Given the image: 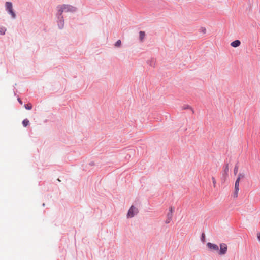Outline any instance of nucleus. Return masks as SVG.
Here are the masks:
<instances>
[{"label": "nucleus", "mask_w": 260, "mask_h": 260, "mask_svg": "<svg viewBox=\"0 0 260 260\" xmlns=\"http://www.w3.org/2000/svg\"><path fill=\"white\" fill-rule=\"evenodd\" d=\"M240 44H241V42L238 40H235L234 41L231 42V46H232L233 47H234V48L239 47Z\"/></svg>", "instance_id": "nucleus-7"}, {"label": "nucleus", "mask_w": 260, "mask_h": 260, "mask_svg": "<svg viewBox=\"0 0 260 260\" xmlns=\"http://www.w3.org/2000/svg\"><path fill=\"white\" fill-rule=\"evenodd\" d=\"M175 208V206L173 204H169L166 205L164 218V222L166 224H169L172 221Z\"/></svg>", "instance_id": "nucleus-1"}, {"label": "nucleus", "mask_w": 260, "mask_h": 260, "mask_svg": "<svg viewBox=\"0 0 260 260\" xmlns=\"http://www.w3.org/2000/svg\"><path fill=\"white\" fill-rule=\"evenodd\" d=\"M145 34L144 31H141L139 32V38L140 41L142 42L144 39Z\"/></svg>", "instance_id": "nucleus-8"}, {"label": "nucleus", "mask_w": 260, "mask_h": 260, "mask_svg": "<svg viewBox=\"0 0 260 260\" xmlns=\"http://www.w3.org/2000/svg\"><path fill=\"white\" fill-rule=\"evenodd\" d=\"M182 108L183 109H190L191 110L193 111L192 108L188 105L183 106Z\"/></svg>", "instance_id": "nucleus-15"}, {"label": "nucleus", "mask_w": 260, "mask_h": 260, "mask_svg": "<svg viewBox=\"0 0 260 260\" xmlns=\"http://www.w3.org/2000/svg\"><path fill=\"white\" fill-rule=\"evenodd\" d=\"M202 32L204 34H205L206 32V29L205 27H202Z\"/></svg>", "instance_id": "nucleus-21"}, {"label": "nucleus", "mask_w": 260, "mask_h": 260, "mask_svg": "<svg viewBox=\"0 0 260 260\" xmlns=\"http://www.w3.org/2000/svg\"><path fill=\"white\" fill-rule=\"evenodd\" d=\"M238 172V166L237 165L235 166L234 169V173L236 175Z\"/></svg>", "instance_id": "nucleus-17"}, {"label": "nucleus", "mask_w": 260, "mask_h": 260, "mask_svg": "<svg viewBox=\"0 0 260 260\" xmlns=\"http://www.w3.org/2000/svg\"><path fill=\"white\" fill-rule=\"evenodd\" d=\"M228 250V246L226 244L224 243H222L220 245V250L219 252V254L220 255H224Z\"/></svg>", "instance_id": "nucleus-5"}, {"label": "nucleus", "mask_w": 260, "mask_h": 260, "mask_svg": "<svg viewBox=\"0 0 260 260\" xmlns=\"http://www.w3.org/2000/svg\"><path fill=\"white\" fill-rule=\"evenodd\" d=\"M29 121L28 119H25L22 121V124L24 127H26L28 125Z\"/></svg>", "instance_id": "nucleus-12"}, {"label": "nucleus", "mask_w": 260, "mask_h": 260, "mask_svg": "<svg viewBox=\"0 0 260 260\" xmlns=\"http://www.w3.org/2000/svg\"><path fill=\"white\" fill-rule=\"evenodd\" d=\"M207 246L210 250H213V251H217L219 250V247H218V245L215 244L208 242L207 244Z\"/></svg>", "instance_id": "nucleus-6"}, {"label": "nucleus", "mask_w": 260, "mask_h": 260, "mask_svg": "<svg viewBox=\"0 0 260 260\" xmlns=\"http://www.w3.org/2000/svg\"><path fill=\"white\" fill-rule=\"evenodd\" d=\"M138 212V209L136 208L134 206H132L128 210L127 213V217L131 218L134 216L135 214H137Z\"/></svg>", "instance_id": "nucleus-3"}, {"label": "nucleus", "mask_w": 260, "mask_h": 260, "mask_svg": "<svg viewBox=\"0 0 260 260\" xmlns=\"http://www.w3.org/2000/svg\"><path fill=\"white\" fill-rule=\"evenodd\" d=\"M25 108L27 110H30L32 109V105L30 103H28L25 105Z\"/></svg>", "instance_id": "nucleus-13"}, {"label": "nucleus", "mask_w": 260, "mask_h": 260, "mask_svg": "<svg viewBox=\"0 0 260 260\" xmlns=\"http://www.w3.org/2000/svg\"><path fill=\"white\" fill-rule=\"evenodd\" d=\"M6 29L3 27H0V34L4 35L6 31Z\"/></svg>", "instance_id": "nucleus-16"}, {"label": "nucleus", "mask_w": 260, "mask_h": 260, "mask_svg": "<svg viewBox=\"0 0 260 260\" xmlns=\"http://www.w3.org/2000/svg\"><path fill=\"white\" fill-rule=\"evenodd\" d=\"M121 44V41L120 40H118L115 44V46L116 47H120Z\"/></svg>", "instance_id": "nucleus-14"}, {"label": "nucleus", "mask_w": 260, "mask_h": 260, "mask_svg": "<svg viewBox=\"0 0 260 260\" xmlns=\"http://www.w3.org/2000/svg\"><path fill=\"white\" fill-rule=\"evenodd\" d=\"M18 101H19V102L20 103V104H21V105L22 104V101L20 100V98H18Z\"/></svg>", "instance_id": "nucleus-23"}, {"label": "nucleus", "mask_w": 260, "mask_h": 260, "mask_svg": "<svg viewBox=\"0 0 260 260\" xmlns=\"http://www.w3.org/2000/svg\"><path fill=\"white\" fill-rule=\"evenodd\" d=\"M229 170V166L228 164H226L223 168V171L224 173L227 175Z\"/></svg>", "instance_id": "nucleus-10"}, {"label": "nucleus", "mask_w": 260, "mask_h": 260, "mask_svg": "<svg viewBox=\"0 0 260 260\" xmlns=\"http://www.w3.org/2000/svg\"><path fill=\"white\" fill-rule=\"evenodd\" d=\"M6 7L8 12L12 15V17L14 18L15 17V14L13 11L12 3L8 2H6Z\"/></svg>", "instance_id": "nucleus-4"}, {"label": "nucleus", "mask_w": 260, "mask_h": 260, "mask_svg": "<svg viewBox=\"0 0 260 260\" xmlns=\"http://www.w3.org/2000/svg\"><path fill=\"white\" fill-rule=\"evenodd\" d=\"M58 12L61 15L63 12H73L76 10V8L70 5H62L58 7Z\"/></svg>", "instance_id": "nucleus-2"}, {"label": "nucleus", "mask_w": 260, "mask_h": 260, "mask_svg": "<svg viewBox=\"0 0 260 260\" xmlns=\"http://www.w3.org/2000/svg\"><path fill=\"white\" fill-rule=\"evenodd\" d=\"M212 180L213 186H214V187H215L216 184V181L215 178L214 177H212Z\"/></svg>", "instance_id": "nucleus-18"}, {"label": "nucleus", "mask_w": 260, "mask_h": 260, "mask_svg": "<svg viewBox=\"0 0 260 260\" xmlns=\"http://www.w3.org/2000/svg\"><path fill=\"white\" fill-rule=\"evenodd\" d=\"M245 177V174L243 173H239L236 181L240 182V179Z\"/></svg>", "instance_id": "nucleus-9"}, {"label": "nucleus", "mask_w": 260, "mask_h": 260, "mask_svg": "<svg viewBox=\"0 0 260 260\" xmlns=\"http://www.w3.org/2000/svg\"><path fill=\"white\" fill-rule=\"evenodd\" d=\"M59 25V27L61 28H62L63 26V21H60V24H58Z\"/></svg>", "instance_id": "nucleus-19"}, {"label": "nucleus", "mask_w": 260, "mask_h": 260, "mask_svg": "<svg viewBox=\"0 0 260 260\" xmlns=\"http://www.w3.org/2000/svg\"><path fill=\"white\" fill-rule=\"evenodd\" d=\"M257 237L258 240L260 241V233H257Z\"/></svg>", "instance_id": "nucleus-22"}, {"label": "nucleus", "mask_w": 260, "mask_h": 260, "mask_svg": "<svg viewBox=\"0 0 260 260\" xmlns=\"http://www.w3.org/2000/svg\"><path fill=\"white\" fill-rule=\"evenodd\" d=\"M239 182L238 181H235V190L237 191L239 190Z\"/></svg>", "instance_id": "nucleus-11"}, {"label": "nucleus", "mask_w": 260, "mask_h": 260, "mask_svg": "<svg viewBox=\"0 0 260 260\" xmlns=\"http://www.w3.org/2000/svg\"><path fill=\"white\" fill-rule=\"evenodd\" d=\"M238 191H239V190L236 191L235 190L234 193V197L235 198H237L238 197Z\"/></svg>", "instance_id": "nucleus-20"}]
</instances>
